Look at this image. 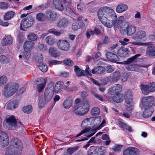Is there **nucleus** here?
Returning <instances> with one entry per match:
<instances>
[{"mask_svg": "<svg viewBox=\"0 0 155 155\" xmlns=\"http://www.w3.org/2000/svg\"><path fill=\"white\" fill-rule=\"evenodd\" d=\"M98 18L105 26L111 28L114 27L115 21L114 19L117 18V15L114 11L107 6L101 7L97 12Z\"/></svg>", "mask_w": 155, "mask_h": 155, "instance_id": "1", "label": "nucleus"}, {"mask_svg": "<svg viewBox=\"0 0 155 155\" xmlns=\"http://www.w3.org/2000/svg\"><path fill=\"white\" fill-rule=\"evenodd\" d=\"M155 99L152 96L144 97L142 99V104L145 110L143 114V116L144 118H148L150 117L153 112L152 107L154 106Z\"/></svg>", "mask_w": 155, "mask_h": 155, "instance_id": "2", "label": "nucleus"}, {"mask_svg": "<svg viewBox=\"0 0 155 155\" xmlns=\"http://www.w3.org/2000/svg\"><path fill=\"white\" fill-rule=\"evenodd\" d=\"M90 122L87 120H85L82 122L81 126L84 129L80 133L78 134L76 137H78L84 133H86L84 135L87 137H90L93 135L96 132V129H91L88 125Z\"/></svg>", "mask_w": 155, "mask_h": 155, "instance_id": "3", "label": "nucleus"}, {"mask_svg": "<svg viewBox=\"0 0 155 155\" xmlns=\"http://www.w3.org/2000/svg\"><path fill=\"white\" fill-rule=\"evenodd\" d=\"M19 87L16 83L12 84L10 86H6L2 91V94L6 98L12 96L16 92Z\"/></svg>", "mask_w": 155, "mask_h": 155, "instance_id": "4", "label": "nucleus"}, {"mask_svg": "<svg viewBox=\"0 0 155 155\" xmlns=\"http://www.w3.org/2000/svg\"><path fill=\"white\" fill-rule=\"evenodd\" d=\"M22 125L21 122L17 123L15 117L13 116H10L6 120V126L9 130H16L18 127H20Z\"/></svg>", "mask_w": 155, "mask_h": 155, "instance_id": "5", "label": "nucleus"}, {"mask_svg": "<svg viewBox=\"0 0 155 155\" xmlns=\"http://www.w3.org/2000/svg\"><path fill=\"white\" fill-rule=\"evenodd\" d=\"M11 144L13 146L12 148H14L15 150L20 152L21 153L23 149V144L22 142L18 139L16 138H13L11 141Z\"/></svg>", "mask_w": 155, "mask_h": 155, "instance_id": "6", "label": "nucleus"}, {"mask_svg": "<svg viewBox=\"0 0 155 155\" xmlns=\"http://www.w3.org/2000/svg\"><path fill=\"white\" fill-rule=\"evenodd\" d=\"M89 105L87 100L84 101L82 106H80V116H84L86 114L89 110Z\"/></svg>", "mask_w": 155, "mask_h": 155, "instance_id": "7", "label": "nucleus"}, {"mask_svg": "<svg viewBox=\"0 0 155 155\" xmlns=\"http://www.w3.org/2000/svg\"><path fill=\"white\" fill-rule=\"evenodd\" d=\"M38 91L39 93L42 92L46 84V80L42 78H40L36 81Z\"/></svg>", "mask_w": 155, "mask_h": 155, "instance_id": "8", "label": "nucleus"}, {"mask_svg": "<svg viewBox=\"0 0 155 155\" xmlns=\"http://www.w3.org/2000/svg\"><path fill=\"white\" fill-rule=\"evenodd\" d=\"M34 21L33 18L31 16L27 17L23 20L21 25L25 28H28L33 24Z\"/></svg>", "mask_w": 155, "mask_h": 155, "instance_id": "9", "label": "nucleus"}, {"mask_svg": "<svg viewBox=\"0 0 155 155\" xmlns=\"http://www.w3.org/2000/svg\"><path fill=\"white\" fill-rule=\"evenodd\" d=\"M139 152V150L136 148L129 147L123 151V155H137Z\"/></svg>", "mask_w": 155, "mask_h": 155, "instance_id": "10", "label": "nucleus"}, {"mask_svg": "<svg viewBox=\"0 0 155 155\" xmlns=\"http://www.w3.org/2000/svg\"><path fill=\"white\" fill-rule=\"evenodd\" d=\"M58 46L59 48L62 50H68L69 48V43L65 40H59L58 42Z\"/></svg>", "mask_w": 155, "mask_h": 155, "instance_id": "11", "label": "nucleus"}, {"mask_svg": "<svg viewBox=\"0 0 155 155\" xmlns=\"http://www.w3.org/2000/svg\"><path fill=\"white\" fill-rule=\"evenodd\" d=\"M54 91L49 88H46L44 91V99L46 102H49L53 97Z\"/></svg>", "mask_w": 155, "mask_h": 155, "instance_id": "12", "label": "nucleus"}, {"mask_svg": "<svg viewBox=\"0 0 155 155\" xmlns=\"http://www.w3.org/2000/svg\"><path fill=\"white\" fill-rule=\"evenodd\" d=\"M107 99L110 101L112 100L116 103H119L122 101L123 99V95L122 94L118 93L114 95L112 97L110 96L107 97Z\"/></svg>", "mask_w": 155, "mask_h": 155, "instance_id": "13", "label": "nucleus"}, {"mask_svg": "<svg viewBox=\"0 0 155 155\" xmlns=\"http://www.w3.org/2000/svg\"><path fill=\"white\" fill-rule=\"evenodd\" d=\"M0 143L4 146L8 144L9 138L7 134L3 132L0 133Z\"/></svg>", "mask_w": 155, "mask_h": 155, "instance_id": "14", "label": "nucleus"}, {"mask_svg": "<svg viewBox=\"0 0 155 155\" xmlns=\"http://www.w3.org/2000/svg\"><path fill=\"white\" fill-rule=\"evenodd\" d=\"M45 14L46 18L48 20L51 21L56 20L57 14L54 11L51 10L48 11L46 12Z\"/></svg>", "mask_w": 155, "mask_h": 155, "instance_id": "15", "label": "nucleus"}, {"mask_svg": "<svg viewBox=\"0 0 155 155\" xmlns=\"http://www.w3.org/2000/svg\"><path fill=\"white\" fill-rule=\"evenodd\" d=\"M12 38L11 35H8L4 37L2 40L1 43L3 46H5L12 44Z\"/></svg>", "mask_w": 155, "mask_h": 155, "instance_id": "16", "label": "nucleus"}, {"mask_svg": "<svg viewBox=\"0 0 155 155\" xmlns=\"http://www.w3.org/2000/svg\"><path fill=\"white\" fill-rule=\"evenodd\" d=\"M65 0H53V3L55 8L60 11H63L64 9L62 3H65Z\"/></svg>", "mask_w": 155, "mask_h": 155, "instance_id": "17", "label": "nucleus"}, {"mask_svg": "<svg viewBox=\"0 0 155 155\" xmlns=\"http://www.w3.org/2000/svg\"><path fill=\"white\" fill-rule=\"evenodd\" d=\"M34 43L31 41H27L23 45V48L25 51H30L33 48Z\"/></svg>", "mask_w": 155, "mask_h": 155, "instance_id": "18", "label": "nucleus"}, {"mask_svg": "<svg viewBox=\"0 0 155 155\" xmlns=\"http://www.w3.org/2000/svg\"><path fill=\"white\" fill-rule=\"evenodd\" d=\"M106 56L108 59L113 62H117L119 60L118 57L116 54L110 52H107Z\"/></svg>", "mask_w": 155, "mask_h": 155, "instance_id": "19", "label": "nucleus"}, {"mask_svg": "<svg viewBox=\"0 0 155 155\" xmlns=\"http://www.w3.org/2000/svg\"><path fill=\"white\" fill-rule=\"evenodd\" d=\"M125 102L130 104L132 101L133 95L131 90H127L125 92L124 96Z\"/></svg>", "mask_w": 155, "mask_h": 155, "instance_id": "20", "label": "nucleus"}, {"mask_svg": "<svg viewBox=\"0 0 155 155\" xmlns=\"http://www.w3.org/2000/svg\"><path fill=\"white\" fill-rule=\"evenodd\" d=\"M49 52L52 57L56 58L61 55L60 52L55 47H50L48 50Z\"/></svg>", "mask_w": 155, "mask_h": 155, "instance_id": "21", "label": "nucleus"}, {"mask_svg": "<svg viewBox=\"0 0 155 155\" xmlns=\"http://www.w3.org/2000/svg\"><path fill=\"white\" fill-rule=\"evenodd\" d=\"M122 89V87L119 84L115 85L113 87L109 89L110 93L111 94H114L120 92Z\"/></svg>", "mask_w": 155, "mask_h": 155, "instance_id": "22", "label": "nucleus"}, {"mask_svg": "<svg viewBox=\"0 0 155 155\" xmlns=\"http://www.w3.org/2000/svg\"><path fill=\"white\" fill-rule=\"evenodd\" d=\"M15 13L13 11H9L5 13L3 15V19L5 21L9 20L13 18Z\"/></svg>", "mask_w": 155, "mask_h": 155, "instance_id": "23", "label": "nucleus"}, {"mask_svg": "<svg viewBox=\"0 0 155 155\" xmlns=\"http://www.w3.org/2000/svg\"><path fill=\"white\" fill-rule=\"evenodd\" d=\"M21 153L15 150L14 148H12L11 147H9L5 153V155H21Z\"/></svg>", "mask_w": 155, "mask_h": 155, "instance_id": "24", "label": "nucleus"}, {"mask_svg": "<svg viewBox=\"0 0 155 155\" xmlns=\"http://www.w3.org/2000/svg\"><path fill=\"white\" fill-rule=\"evenodd\" d=\"M68 21L67 19L63 18L59 20L57 24V26L59 28L65 27L68 25Z\"/></svg>", "mask_w": 155, "mask_h": 155, "instance_id": "25", "label": "nucleus"}, {"mask_svg": "<svg viewBox=\"0 0 155 155\" xmlns=\"http://www.w3.org/2000/svg\"><path fill=\"white\" fill-rule=\"evenodd\" d=\"M141 55L139 54H137L135 55L132 56L131 57L128 59L126 61L124 62L126 64H130L132 63H136L137 61V58L138 57L140 56Z\"/></svg>", "mask_w": 155, "mask_h": 155, "instance_id": "26", "label": "nucleus"}, {"mask_svg": "<svg viewBox=\"0 0 155 155\" xmlns=\"http://www.w3.org/2000/svg\"><path fill=\"white\" fill-rule=\"evenodd\" d=\"M74 71L76 73V75L77 77H81L85 74L84 71L81 70L78 66L75 65L74 66Z\"/></svg>", "mask_w": 155, "mask_h": 155, "instance_id": "27", "label": "nucleus"}, {"mask_svg": "<svg viewBox=\"0 0 155 155\" xmlns=\"http://www.w3.org/2000/svg\"><path fill=\"white\" fill-rule=\"evenodd\" d=\"M18 103L16 101L9 102L7 105V108L9 110H13L18 107Z\"/></svg>", "mask_w": 155, "mask_h": 155, "instance_id": "28", "label": "nucleus"}, {"mask_svg": "<svg viewBox=\"0 0 155 155\" xmlns=\"http://www.w3.org/2000/svg\"><path fill=\"white\" fill-rule=\"evenodd\" d=\"M105 71L104 68L101 66H99L93 69L91 72L93 74L97 73L98 74H102L104 73Z\"/></svg>", "mask_w": 155, "mask_h": 155, "instance_id": "29", "label": "nucleus"}, {"mask_svg": "<svg viewBox=\"0 0 155 155\" xmlns=\"http://www.w3.org/2000/svg\"><path fill=\"white\" fill-rule=\"evenodd\" d=\"M114 19L115 21L114 27L118 28L124 21V16H121L117 18V19L116 18V19Z\"/></svg>", "mask_w": 155, "mask_h": 155, "instance_id": "30", "label": "nucleus"}, {"mask_svg": "<svg viewBox=\"0 0 155 155\" xmlns=\"http://www.w3.org/2000/svg\"><path fill=\"white\" fill-rule=\"evenodd\" d=\"M147 53L150 56H155V47L153 46H149L147 49Z\"/></svg>", "mask_w": 155, "mask_h": 155, "instance_id": "31", "label": "nucleus"}, {"mask_svg": "<svg viewBox=\"0 0 155 155\" xmlns=\"http://www.w3.org/2000/svg\"><path fill=\"white\" fill-rule=\"evenodd\" d=\"M128 9L127 6L125 4L120 5H118L116 9V11L118 13L122 12Z\"/></svg>", "mask_w": 155, "mask_h": 155, "instance_id": "32", "label": "nucleus"}, {"mask_svg": "<svg viewBox=\"0 0 155 155\" xmlns=\"http://www.w3.org/2000/svg\"><path fill=\"white\" fill-rule=\"evenodd\" d=\"M127 33L128 36H131L134 33L136 30V28L134 25H131L127 28Z\"/></svg>", "mask_w": 155, "mask_h": 155, "instance_id": "33", "label": "nucleus"}, {"mask_svg": "<svg viewBox=\"0 0 155 155\" xmlns=\"http://www.w3.org/2000/svg\"><path fill=\"white\" fill-rule=\"evenodd\" d=\"M73 101L71 99H66L63 104L64 108L66 109L70 108L72 106Z\"/></svg>", "mask_w": 155, "mask_h": 155, "instance_id": "34", "label": "nucleus"}, {"mask_svg": "<svg viewBox=\"0 0 155 155\" xmlns=\"http://www.w3.org/2000/svg\"><path fill=\"white\" fill-rule=\"evenodd\" d=\"M149 87L150 86L148 85L141 84L140 85V87L143 94L147 95L148 94L149 91L148 89Z\"/></svg>", "mask_w": 155, "mask_h": 155, "instance_id": "35", "label": "nucleus"}, {"mask_svg": "<svg viewBox=\"0 0 155 155\" xmlns=\"http://www.w3.org/2000/svg\"><path fill=\"white\" fill-rule=\"evenodd\" d=\"M80 109L79 105H74L71 110V113L73 114L80 116Z\"/></svg>", "mask_w": 155, "mask_h": 155, "instance_id": "36", "label": "nucleus"}, {"mask_svg": "<svg viewBox=\"0 0 155 155\" xmlns=\"http://www.w3.org/2000/svg\"><path fill=\"white\" fill-rule=\"evenodd\" d=\"M146 36V32L143 30H140L137 32L136 35V38L137 39H141Z\"/></svg>", "mask_w": 155, "mask_h": 155, "instance_id": "37", "label": "nucleus"}, {"mask_svg": "<svg viewBox=\"0 0 155 155\" xmlns=\"http://www.w3.org/2000/svg\"><path fill=\"white\" fill-rule=\"evenodd\" d=\"M127 70L130 71H138L139 67L137 64L130 65L125 67Z\"/></svg>", "mask_w": 155, "mask_h": 155, "instance_id": "38", "label": "nucleus"}, {"mask_svg": "<svg viewBox=\"0 0 155 155\" xmlns=\"http://www.w3.org/2000/svg\"><path fill=\"white\" fill-rule=\"evenodd\" d=\"M118 54L121 57H126L127 56L128 52L126 49L120 48L118 50Z\"/></svg>", "mask_w": 155, "mask_h": 155, "instance_id": "39", "label": "nucleus"}, {"mask_svg": "<svg viewBox=\"0 0 155 155\" xmlns=\"http://www.w3.org/2000/svg\"><path fill=\"white\" fill-rule=\"evenodd\" d=\"M63 84V82L62 81H58L54 87V91L56 93H57L61 90Z\"/></svg>", "mask_w": 155, "mask_h": 155, "instance_id": "40", "label": "nucleus"}, {"mask_svg": "<svg viewBox=\"0 0 155 155\" xmlns=\"http://www.w3.org/2000/svg\"><path fill=\"white\" fill-rule=\"evenodd\" d=\"M120 72L119 71H115L113 73L112 81L116 82L120 79Z\"/></svg>", "mask_w": 155, "mask_h": 155, "instance_id": "41", "label": "nucleus"}, {"mask_svg": "<svg viewBox=\"0 0 155 155\" xmlns=\"http://www.w3.org/2000/svg\"><path fill=\"white\" fill-rule=\"evenodd\" d=\"M45 41L47 43L50 45H53L55 42V40L51 36H48L46 37Z\"/></svg>", "mask_w": 155, "mask_h": 155, "instance_id": "42", "label": "nucleus"}, {"mask_svg": "<svg viewBox=\"0 0 155 155\" xmlns=\"http://www.w3.org/2000/svg\"><path fill=\"white\" fill-rule=\"evenodd\" d=\"M27 38L31 41H35L37 39L38 35L34 33H31L28 35Z\"/></svg>", "mask_w": 155, "mask_h": 155, "instance_id": "43", "label": "nucleus"}, {"mask_svg": "<svg viewBox=\"0 0 155 155\" xmlns=\"http://www.w3.org/2000/svg\"><path fill=\"white\" fill-rule=\"evenodd\" d=\"M91 112L92 115L96 116L99 114L100 110L98 107H94L91 109Z\"/></svg>", "mask_w": 155, "mask_h": 155, "instance_id": "44", "label": "nucleus"}, {"mask_svg": "<svg viewBox=\"0 0 155 155\" xmlns=\"http://www.w3.org/2000/svg\"><path fill=\"white\" fill-rule=\"evenodd\" d=\"M36 17L37 19L39 21H44L46 19L45 15L42 13H38L36 15Z\"/></svg>", "mask_w": 155, "mask_h": 155, "instance_id": "45", "label": "nucleus"}, {"mask_svg": "<svg viewBox=\"0 0 155 155\" xmlns=\"http://www.w3.org/2000/svg\"><path fill=\"white\" fill-rule=\"evenodd\" d=\"M97 150L98 155H102L104 154L106 152V148L104 147H99L97 149Z\"/></svg>", "mask_w": 155, "mask_h": 155, "instance_id": "46", "label": "nucleus"}, {"mask_svg": "<svg viewBox=\"0 0 155 155\" xmlns=\"http://www.w3.org/2000/svg\"><path fill=\"white\" fill-rule=\"evenodd\" d=\"M79 148V147L76 146L75 147H71L67 149V152L69 155H71L74 152L76 151Z\"/></svg>", "mask_w": 155, "mask_h": 155, "instance_id": "47", "label": "nucleus"}, {"mask_svg": "<svg viewBox=\"0 0 155 155\" xmlns=\"http://www.w3.org/2000/svg\"><path fill=\"white\" fill-rule=\"evenodd\" d=\"M23 111L25 113H30L32 110V107L31 105H28L23 107Z\"/></svg>", "mask_w": 155, "mask_h": 155, "instance_id": "48", "label": "nucleus"}, {"mask_svg": "<svg viewBox=\"0 0 155 155\" xmlns=\"http://www.w3.org/2000/svg\"><path fill=\"white\" fill-rule=\"evenodd\" d=\"M31 57L30 51H25L23 55V58L25 61H27L29 60Z\"/></svg>", "mask_w": 155, "mask_h": 155, "instance_id": "49", "label": "nucleus"}, {"mask_svg": "<svg viewBox=\"0 0 155 155\" xmlns=\"http://www.w3.org/2000/svg\"><path fill=\"white\" fill-rule=\"evenodd\" d=\"M38 67L40 70L43 72H45L48 70V67L47 65L42 64L38 65Z\"/></svg>", "mask_w": 155, "mask_h": 155, "instance_id": "50", "label": "nucleus"}, {"mask_svg": "<svg viewBox=\"0 0 155 155\" xmlns=\"http://www.w3.org/2000/svg\"><path fill=\"white\" fill-rule=\"evenodd\" d=\"M9 7V5L8 3L2 2H0V9L1 10H5Z\"/></svg>", "mask_w": 155, "mask_h": 155, "instance_id": "51", "label": "nucleus"}, {"mask_svg": "<svg viewBox=\"0 0 155 155\" xmlns=\"http://www.w3.org/2000/svg\"><path fill=\"white\" fill-rule=\"evenodd\" d=\"M48 33L52 34H53L57 36H59L61 34V33L60 32H59L57 31L56 29L53 28L49 30L48 31Z\"/></svg>", "mask_w": 155, "mask_h": 155, "instance_id": "52", "label": "nucleus"}, {"mask_svg": "<svg viewBox=\"0 0 155 155\" xmlns=\"http://www.w3.org/2000/svg\"><path fill=\"white\" fill-rule=\"evenodd\" d=\"M0 61L3 64L8 63L9 62L8 58L4 55H1L0 56Z\"/></svg>", "mask_w": 155, "mask_h": 155, "instance_id": "53", "label": "nucleus"}, {"mask_svg": "<svg viewBox=\"0 0 155 155\" xmlns=\"http://www.w3.org/2000/svg\"><path fill=\"white\" fill-rule=\"evenodd\" d=\"M123 146L121 145L117 144L112 148V150L115 152H119L121 151Z\"/></svg>", "mask_w": 155, "mask_h": 155, "instance_id": "54", "label": "nucleus"}, {"mask_svg": "<svg viewBox=\"0 0 155 155\" xmlns=\"http://www.w3.org/2000/svg\"><path fill=\"white\" fill-rule=\"evenodd\" d=\"M63 63L69 66H72L74 65V62L71 60L67 59L63 61Z\"/></svg>", "mask_w": 155, "mask_h": 155, "instance_id": "55", "label": "nucleus"}, {"mask_svg": "<svg viewBox=\"0 0 155 155\" xmlns=\"http://www.w3.org/2000/svg\"><path fill=\"white\" fill-rule=\"evenodd\" d=\"M7 78L5 76L3 75L0 78V86L2 84L6 83L7 81Z\"/></svg>", "mask_w": 155, "mask_h": 155, "instance_id": "56", "label": "nucleus"}, {"mask_svg": "<svg viewBox=\"0 0 155 155\" xmlns=\"http://www.w3.org/2000/svg\"><path fill=\"white\" fill-rule=\"evenodd\" d=\"M96 153L95 149L93 147H91L88 152V155H93Z\"/></svg>", "mask_w": 155, "mask_h": 155, "instance_id": "57", "label": "nucleus"}, {"mask_svg": "<svg viewBox=\"0 0 155 155\" xmlns=\"http://www.w3.org/2000/svg\"><path fill=\"white\" fill-rule=\"evenodd\" d=\"M92 94L95 97L97 98L98 100L102 101H104V99H103L102 96L101 95L98 94L93 92H92Z\"/></svg>", "mask_w": 155, "mask_h": 155, "instance_id": "58", "label": "nucleus"}, {"mask_svg": "<svg viewBox=\"0 0 155 155\" xmlns=\"http://www.w3.org/2000/svg\"><path fill=\"white\" fill-rule=\"evenodd\" d=\"M43 57L41 54H39L35 58L36 61L38 63H41L43 60Z\"/></svg>", "mask_w": 155, "mask_h": 155, "instance_id": "59", "label": "nucleus"}, {"mask_svg": "<svg viewBox=\"0 0 155 155\" xmlns=\"http://www.w3.org/2000/svg\"><path fill=\"white\" fill-rule=\"evenodd\" d=\"M94 34V32L91 30L89 29L88 30L86 33V35L87 38L88 39L90 38V36L91 35H93Z\"/></svg>", "mask_w": 155, "mask_h": 155, "instance_id": "60", "label": "nucleus"}, {"mask_svg": "<svg viewBox=\"0 0 155 155\" xmlns=\"http://www.w3.org/2000/svg\"><path fill=\"white\" fill-rule=\"evenodd\" d=\"M46 48V45L44 44L39 43L38 45V48L41 51H45Z\"/></svg>", "mask_w": 155, "mask_h": 155, "instance_id": "61", "label": "nucleus"}, {"mask_svg": "<svg viewBox=\"0 0 155 155\" xmlns=\"http://www.w3.org/2000/svg\"><path fill=\"white\" fill-rule=\"evenodd\" d=\"M131 44L133 45H135L138 46H144L148 45H149L148 43H144L141 42H132Z\"/></svg>", "mask_w": 155, "mask_h": 155, "instance_id": "62", "label": "nucleus"}, {"mask_svg": "<svg viewBox=\"0 0 155 155\" xmlns=\"http://www.w3.org/2000/svg\"><path fill=\"white\" fill-rule=\"evenodd\" d=\"M117 46L118 45L117 44H113L110 47L109 49L111 51L114 52L116 51L117 50Z\"/></svg>", "mask_w": 155, "mask_h": 155, "instance_id": "63", "label": "nucleus"}, {"mask_svg": "<svg viewBox=\"0 0 155 155\" xmlns=\"http://www.w3.org/2000/svg\"><path fill=\"white\" fill-rule=\"evenodd\" d=\"M85 73V75H88L89 76H92V74L91 73V70L89 67L88 65H87L86 67V68L85 69V70L84 71Z\"/></svg>", "mask_w": 155, "mask_h": 155, "instance_id": "64", "label": "nucleus"}]
</instances>
